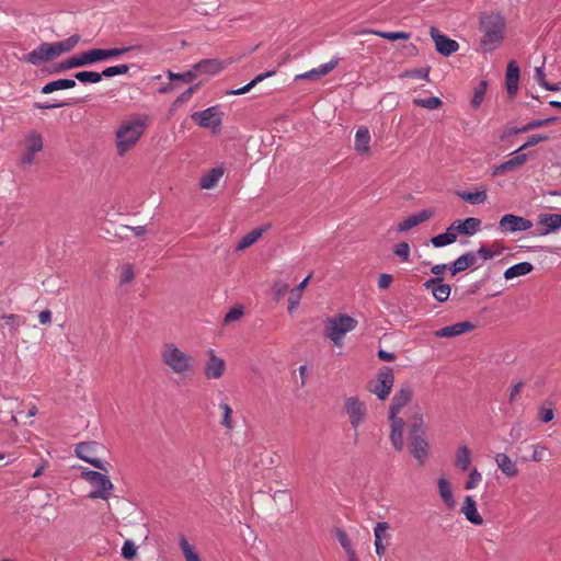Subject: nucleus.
Here are the masks:
<instances>
[{
	"label": "nucleus",
	"mask_w": 561,
	"mask_h": 561,
	"mask_svg": "<svg viewBox=\"0 0 561 561\" xmlns=\"http://www.w3.org/2000/svg\"><path fill=\"white\" fill-rule=\"evenodd\" d=\"M534 453L531 455V460L539 462L543 460L547 451V447L541 444H535L533 445Z\"/></svg>",
	"instance_id": "63"
},
{
	"label": "nucleus",
	"mask_w": 561,
	"mask_h": 561,
	"mask_svg": "<svg viewBox=\"0 0 561 561\" xmlns=\"http://www.w3.org/2000/svg\"><path fill=\"white\" fill-rule=\"evenodd\" d=\"M455 241L453 240V238H450V236H448L446 232L444 233H440V234H437L435 237H433L431 239V243L435 247V248H442V247H445V245H448V244H451L454 243Z\"/></svg>",
	"instance_id": "58"
},
{
	"label": "nucleus",
	"mask_w": 561,
	"mask_h": 561,
	"mask_svg": "<svg viewBox=\"0 0 561 561\" xmlns=\"http://www.w3.org/2000/svg\"><path fill=\"white\" fill-rule=\"evenodd\" d=\"M428 76H430V68L412 69V70H408L401 75V77H412V78L424 79V80H428Z\"/></svg>",
	"instance_id": "59"
},
{
	"label": "nucleus",
	"mask_w": 561,
	"mask_h": 561,
	"mask_svg": "<svg viewBox=\"0 0 561 561\" xmlns=\"http://www.w3.org/2000/svg\"><path fill=\"white\" fill-rule=\"evenodd\" d=\"M79 42L80 36L75 34L60 42L48 43L51 59H56L60 55L71 51L79 44Z\"/></svg>",
	"instance_id": "20"
},
{
	"label": "nucleus",
	"mask_w": 561,
	"mask_h": 561,
	"mask_svg": "<svg viewBox=\"0 0 561 561\" xmlns=\"http://www.w3.org/2000/svg\"><path fill=\"white\" fill-rule=\"evenodd\" d=\"M430 34L439 54L450 56L459 49V44L456 41L442 34L436 27H431Z\"/></svg>",
	"instance_id": "13"
},
{
	"label": "nucleus",
	"mask_w": 561,
	"mask_h": 561,
	"mask_svg": "<svg viewBox=\"0 0 561 561\" xmlns=\"http://www.w3.org/2000/svg\"><path fill=\"white\" fill-rule=\"evenodd\" d=\"M242 314H243L242 308H233L225 316V322L228 323V322L237 321L241 318Z\"/></svg>",
	"instance_id": "64"
},
{
	"label": "nucleus",
	"mask_w": 561,
	"mask_h": 561,
	"mask_svg": "<svg viewBox=\"0 0 561 561\" xmlns=\"http://www.w3.org/2000/svg\"><path fill=\"white\" fill-rule=\"evenodd\" d=\"M424 287L431 290L434 298L439 302L446 301L450 296V286L444 283V279L440 277L427 279L424 283Z\"/></svg>",
	"instance_id": "19"
},
{
	"label": "nucleus",
	"mask_w": 561,
	"mask_h": 561,
	"mask_svg": "<svg viewBox=\"0 0 561 561\" xmlns=\"http://www.w3.org/2000/svg\"><path fill=\"white\" fill-rule=\"evenodd\" d=\"M394 374L390 367L383 366L379 369L375 378L368 381L367 390L375 394L379 400L385 401L393 387Z\"/></svg>",
	"instance_id": "7"
},
{
	"label": "nucleus",
	"mask_w": 561,
	"mask_h": 561,
	"mask_svg": "<svg viewBox=\"0 0 561 561\" xmlns=\"http://www.w3.org/2000/svg\"><path fill=\"white\" fill-rule=\"evenodd\" d=\"M390 421V440L393 448L397 451H401L404 446L403 442V428H404V420L399 416L389 415Z\"/></svg>",
	"instance_id": "17"
},
{
	"label": "nucleus",
	"mask_w": 561,
	"mask_h": 561,
	"mask_svg": "<svg viewBox=\"0 0 561 561\" xmlns=\"http://www.w3.org/2000/svg\"><path fill=\"white\" fill-rule=\"evenodd\" d=\"M437 486H438V493H439L442 501L445 503V505L448 508H454L456 505V502H455V499L453 495V490H451V485H450L449 481L446 478L440 477L437 480Z\"/></svg>",
	"instance_id": "34"
},
{
	"label": "nucleus",
	"mask_w": 561,
	"mask_h": 561,
	"mask_svg": "<svg viewBox=\"0 0 561 561\" xmlns=\"http://www.w3.org/2000/svg\"><path fill=\"white\" fill-rule=\"evenodd\" d=\"M131 47H123V48H111V49H101L94 48L88 50L90 56L91 65L101 60L111 59L117 56H121L127 51H129Z\"/></svg>",
	"instance_id": "27"
},
{
	"label": "nucleus",
	"mask_w": 561,
	"mask_h": 561,
	"mask_svg": "<svg viewBox=\"0 0 561 561\" xmlns=\"http://www.w3.org/2000/svg\"><path fill=\"white\" fill-rule=\"evenodd\" d=\"M335 537L346 553L354 550L352 547L351 539L344 530L336 529Z\"/></svg>",
	"instance_id": "54"
},
{
	"label": "nucleus",
	"mask_w": 561,
	"mask_h": 561,
	"mask_svg": "<svg viewBox=\"0 0 561 561\" xmlns=\"http://www.w3.org/2000/svg\"><path fill=\"white\" fill-rule=\"evenodd\" d=\"M122 556L130 560L136 556V547L133 541L126 540L122 547Z\"/></svg>",
	"instance_id": "60"
},
{
	"label": "nucleus",
	"mask_w": 561,
	"mask_h": 561,
	"mask_svg": "<svg viewBox=\"0 0 561 561\" xmlns=\"http://www.w3.org/2000/svg\"><path fill=\"white\" fill-rule=\"evenodd\" d=\"M343 409L355 433V437H357L358 428L366 422L368 417L367 404L358 397L352 396L344 399Z\"/></svg>",
	"instance_id": "5"
},
{
	"label": "nucleus",
	"mask_w": 561,
	"mask_h": 561,
	"mask_svg": "<svg viewBox=\"0 0 561 561\" xmlns=\"http://www.w3.org/2000/svg\"><path fill=\"white\" fill-rule=\"evenodd\" d=\"M224 69L222 62L217 59H204L193 66V70L197 73L216 75Z\"/></svg>",
	"instance_id": "33"
},
{
	"label": "nucleus",
	"mask_w": 561,
	"mask_h": 561,
	"mask_svg": "<svg viewBox=\"0 0 561 561\" xmlns=\"http://www.w3.org/2000/svg\"><path fill=\"white\" fill-rule=\"evenodd\" d=\"M363 34H374V35H377L383 39H388V41H398V39H403V41H408L410 39L411 37V34L408 33V32H385V31H376V30H367V31H364Z\"/></svg>",
	"instance_id": "43"
},
{
	"label": "nucleus",
	"mask_w": 561,
	"mask_h": 561,
	"mask_svg": "<svg viewBox=\"0 0 561 561\" xmlns=\"http://www.w3.org/2000/svg\"><path fill=\"white\" fill-rule=\"evenodd\" d=\"M556 121H557L556 117H549V118H546V119L531 121V122L527 123L526 125H524V126H522L519 128L512 129V133H514V134L527 133V131L536 129V128L545 127V126H547L550 123H553Z\"/></svg>",
	"instance_id": "45"
},
{
	"label": "nucleus",
	"mask_w": 561,
	"mask_h": 561,
	"mask_svg": "<svg viewBox=\"0 0 561 561\" xmlns=\"http://www.w3.org/2000/svg\"><path fill=\"white\" fill-rule=\"evenodd\" d=\"M135 276L134 270L131 265H124L121 270L119 279L122 284H127L133 280Z\"/></svg>",
	"instance_id": "61"
},
{
	"label": "nucleus",
	"mask_w": 561,
	"mask_h": 561,
	"mask_svg": "<svg viewBox=\"0 0 561 561\" xmlns=\"http://www.w3.org/2000/svg\"><path fill=\"white\" fill-rule=\"evenodd\" d=\"M159 357L162 365L172 374L188 377L195 373L193 356L174 342H164L160 346Z\"/></svg>",
	"instance_id": "1"
},
{
	"label": "nucleus",
	"mask_w": 561,
	"mask_h": 561,
	"mask_svg": "<svg viewBox=\"0 0 561 561\" xmlns=\"http://www.w3.org/2000/svg\"><path fill=\"white\" fill-rule=\"evenodd\" d=\"M226 363L218 357L213 350L208 351V359L205 363L204 375L207 379H219L224 376Z\"/></svg>",
	"instance_id": "14"
},
{
	"label": "nucleus",
	"mask_w": 561,
	"mask_h": 561,
	"mask_svg": "<svg viewBox=\"0 0 561 561\" xmlns=\"http://www.w3.org/2000/svg\"><path fill=\"white\" fill-rule=\"evenodd\" d=\"M390 525L387 522H378L374 527L375 551L381 558L385 556L390 541Z\"/></svg>",
	"instance_id": "12"
},
{
	"label": "nucleus",
	"mask_w": 561,
	"mask_h": 561,
	"mask_svg": "<svg viewBox=\"0 0 561 561\" xmlns=\"http://www.w3.org/2000/svg\"><path fill=\"white\" fill-rule=\"evenodd\" d=\"M505 19L499 12L482 13L479 28L482 33L480 45L484 51H492L503 42L505 35Z\"/></svg>",
	"instance_id": "3"
},
{
	"label": "nucleus",
	"mask_w": 561,
	"mask_h": 561,
	"mask_svg": "<svg viewBox=\"0 0 561 561\" xmlns=\"http://www.w3.org/2000/svg\"><path fill=\"white\" fill-rule=\"evenodd\" d=\"M482 482L481 472L474 467L470 470L468 479L465 483L466 490H473Z\"/></svg>",
	"instance_id": "51"
},
{
	"label": "nucleus",
	"mask_w": 561,
	"mask_h": 561,
	"mask_svg": "<svg viewBox=\"0 0 561 561\" xmlns=\"http://www.w3.org/2000/svg\"><path fill=\"white\" fill-rule=\"evenodd\" d=\"M81 477L94 488V490L91 491L88 495L89 499L107 500L110 497L114 485L108 479L106 472L102 473L99 471L85 469L82 471Z\"/></svg>",
	"instance_id": "6"
},
{
	"label": "nucleus",
	"mask_w": 561,
	"mask_h": 561,
	"mask_svg": "<svg viewBox=\"0 0 561 561\" xmlns=\"http://www.w3.org/2000/svg\"><path fill=\"white\" fill-rule=\"evenodd\" d=\"M413 103L416 106L424 107L427 110H437L443 105V102L439 98L432 96L427 99H414Z\"/></svg>",
	"instance_id": "49"
},
{
	"label": "nucleus",
	"mask_w": 561,
	"mask_h": 561,
	"mask_svg": "<svg viewBox=\"0 0 561 561\" xmlns=\"http://www.w3.org/2000/svg\"><path fill=\"white\" fill-rule=\"evenodd\" d=\"M370 134L367 127L360 126L355 134L354 148L358 153H370Z\"/></svg>",
	"instance_id": "32"
},
{
	"label": "nucleus",
	"mask_w": 561,
	"mask_h": 561,
	"mask_svg": "<svg viewBox=\"0 0 561 561\" xmlns=\"http://www.w3.org/2000/svg\"><path fill=\"white\" fill-rule=\"evenodd\" d=\"M76 80L73 79H58L46 83L42 88V93L49 94L58 90L72 89L76 87Z\"/></svg>",
	"instance_id": "38"
},
{
	"label": "nucleus",
	"mask_w": 561,
	"mask_h": 561,
	"mask_svg": "<svg viewBox=\"0 0 561 561\" xmlns=\"http://www.w3.org/2000/svg\"><path fill=\"white\" fill-rule=\"evenodd\" d=\"M538 225L545 227L543 230L537 232L539 236H546L561 228V214H540L538 216Z\"/></svg>",
	"instance_id": "25"
},
{
	"label": "nucleus",
	"mask_w": 561,
	"mask_h": 561,
	"mask_svg": "<svg viewBox=\"0 0 561 561\" xmlns=\"http://www.w3.org/2000/svg\"><path fill=\"white\" fill-rule=\"evenodd\" d=\"M75 79L82 83H98L102 80V75L95 71H79L75 73Z\"/></svg>",
	"instance_id": "47"
},
{
	"label": "nucleus",
	"mask_w": 561,
	"mask_h": 561,
	"mask_svg": "<svg viewBox=\"0 0 561 561\" xmlns=\"http://www.w3.org/2000/svg\"><path fill=\"white\" fill-rule=\"evenodd\" d=\"M459 234L472 236L477 233L481 227V220L476 217H469L465 220H456Z\"/></svg>",
	"instance_id": "36"
},
{
	"label": "nucleus",
	"mask_w": 561,
	"mask_h": 561,
	"mask_svg": "<svg viewBox=\"0 0 561 561\" xmlns=\"http://www.w3.org/2000/svg\"><path fill=\"white\" fill-rule=\"evenodd\" d=\"M149 123L150 119L147 115H134L121 122L115 137L119 156H124L137 145Z\"/></svg>",
	"instance_id": "2"
},
{
	"label": "nucleus",
	"mask_w": 561,
	"mask_h": 561,
	"mask_svg": "<svg viewBox=\"0 0 561 561\" xmlns=\"http://www.w3.org/2000/svg\"><path fill=\"white\" fill-rule=\"evenodd\" d=\"M219 410L221 412L220 425L225 427L227 431L234 430L236 424L232 420V408L228 403L221 402L219 403Z\"/></svg>",
	"instance_id": "42"
},
{
	"label": "nucleus",
	"mask_w": 561,
	"mask_h": 561,
	"mask_svg": "<svg viewBox=\"0 0 561 561\" xmlns=\"http://www.w3.org/2000/svg\"><path fill=\"white\" fill-rule=\"evenodd\" d=\"M461 513L473 525H482L483 524V518L479 514L477 504H476L474 500L472 499V496L468 495L465 497V501H463V504L461 507Z\"/></svg>",
	"instance_id": "29"
},
{
	"label": "nucleus",
	"mask_w": 561,
	"mask_h": 561,
	"mask_svg": "<svg viewBox=\"0 0 561 561\" xmlns=\"http://www.w3.org/2000/svg\"><path fill=\"white\" fill-rule=\"evenodd\" d=\"M533 226L531 220L513 214L502 216L499 221V230L505 234L526 231L533 228Z\"/></svg>",
	"instance_id": "11"
},
{
	"label": "nucleus",
	"mask_w": 561,
	"mask_h": 561,
	"mask_svg": "<svg viewBox=\"0 0 561 561\" xmlns=\"http://www.w3.org/2000/svg\"><path fill=\"white\" fill-rule=\"evenodd\" d=\"M25 60L32 65L38 66L46 61L53 60L48 47V43H42L35 49L25 55Z\"/></svg>",
	"instance_id": "28"
},
{
	"label": "nucleus",
	"mask_w": 561,
	"mask_h": 561,
	"mask_svg": "<svg viewBox=\"0 0 561 561\" xmlns=\"http://www.w3.org/2000/svg\"><path fill=\"white\" fill-rule=\"evenodd\" d=\"M434 216V211L431 210V209H423L416 214H413L411 216H409L407 219H404L403 221H401L398 227H397V230L399 232H407L409 231L410 229L414 228L415 226L428 220L430 218H432Z\"/></svg>",
	"instance_id": "24"
},
{
	"label": "nucleus",
	"mask_w": 561,
	"mask_h": 561,
	"mask_svg": "<svg viewBox=\"0 0 561 561\" xmlns=\"http://www.w3.org/2000/svg\"><path fill=\"white\" fill-rule=\"evenodd\" d=\"M44 148L43 137L36 130H30L22 140L21 163L32 165L35 163V154Z\"/></svg>",
	"instance_id": "9"
},
{
	"label": "nucleus",
	"mask_w": 561,
	"mask_h": 561,
	"mask_svg": "<svg viewBox=\"0 0 561 561\" xmlns=\"http://www.w3.org/2000/svg\"><path fill=\"white\" fill-rule=\"evenodd\" d=\"M409 448L411 455L420 465H424L430 456V446L428 443L420 435H414L411 437L409 443Z\"/></svg>",
	"instance_id": "16"
},
{
	"label": "nucleus",
	"mask_w": 561,
	"mask_h": 561,
	"mask_svg": "<svg viewBox=\"0 0 561 561\" xmlns=\"http://www.w3.org/2000/svg\"><path fill=\"white\" fill-rule=\"evenodd\" d=\"M262 236L261 229H254L241 238L237 245V250H244L254 244Z\"/></svg>",
	"instance_id": "46"
},
{
	"label": "nucleus",
	"mask_w": 561,
	"mask_h": 561,
	"mask_svg": "<svg viewBox=\"0 0 561 561\" xmlns=\"http://www.w3.org/2000/svg\"><path fill=\"white\" fill-rule=\"evenodd\" d=\"M412 398V390L410 387L400 388L393 396L390 407L389 415L398 416L401 410L410 402Z\"/></svg>",
	"instance_id": "21"
},
{
	"label": "nucleus",
	"mask_w": 561,
	"mask_h": 561,
	"mask_svg": "<svg viewBox=\"0 0 561 561\" xmlns=\"http://www.w3.org/2000/svg\"><path fill=\"white\" fill-rule=\"evenodd\" d=\"M538 416L540 419L541 422L543 423H548L550 421L553 420L554 417V412H553V409L551 407H540L539 411H538Z\"/></svg>",
	"instance_id": "62"
},
{
	"label": "nucleus",
	"mask_w": 561,
	"mask_h": 561,
	"mask_svg": "<svg viewBox=\"0 0 561 561\" xmlns=\"http://www.w3.org/2000/svg\"><path fill=\"white\" fill-rule=\"evenodd\" d=\"M457 194L462 201L471 205L482 204L488 198L486 192L484 190L478 192H458Z\"/></svg>",
	"instance_id": "44"
},
{
	"label": "nucleus",
	"mask_w": 561,
	"mask_h": 561,
	"mask_svg": "<svg viewBox=\"0 0 561 561\" xmlns=\"http://www.w3.org/2000/svg\"><path fill=\"white\" fill-rule=\"evenodd\" d=\"M496 467L508 479H514L519 474L518 463L505 453H497L494 456Z\"/></svg>",
	"instance_id": "15"
},
{
	"label": "nucleus",
	"mask_w": 561,
	"mask_h": 561,
	"mask_svg": "<svg viewBox=\"0 0 561 561\" xmlns=\"http://www.w3.org/2000/svg\"><path fill=\"white\" fill-rule=\"evenodd\" d=\"M311 278V274H309L297 287L290 290V295L288 298V311L291 313L300 304V299L302 296V290L308 286V283Z\"/></svg>",
	"instance_id": "37"
},
{
	"label": "nucleus",
	"mask_w": 561,
	"mask_h": 561,
	"mask_svg": "<svg viewBox=\"0 0 561 561\" xmlns=\"http://www.w3.org/2000/svg\"><path fill=\"white\" fill-rule=\"evenodd\" d=\"M477 263V256L472 252L465 253L460 255L451 265L450 271L451 275H456Z\"/></svg>",
	"instance_id": "35"
},
{
	"label": "nucleus",
	"mask_w": 561,
	"mask_h": 561,
	"mask_svg": "<svg viewBox=\"0 0 561 561\" xmlns=\"http://www.w3.org/2000/svg\"><path fill=\"white\" fill-rule=\"evenodd\" d=\"M99 444L96 442H82L76 445L75 453L78 458L89 462L94 468L108 473L111 465L98 458Z\"/></svg>",
	"instance_id": "8"
},
{
	"label": "nucleus",
	"mask_w": 561,
	"mask_h": 561,
	"mask_svg": "<svg viewBox=\"0 0 561 561\" xmlns=\"http://www.w3.org/2000/svg\"><path fill=\"white\" fill-rule=\"evenodd\" d=\"M548 139V136L547 135H531L527 138L526 142L524 145H522L516 151L515 153H518L529 147H533V146H536L537 144L541 142V141H546Z\"/></svg>",
	"instance_id": "57"
},
{
	"label": "nucleus",
	"mask_w": 561,
	"mask_h": 561,
	"mask_svg": "<svg viewBox=\"0 0 561 561\" xmlns=\"http://www.w3.org/2000/svg\"><path fill=\"white\" fill-rule=\"evenodd\" d=\"M224 175V170L220 168L211 169L207 174L203 175L201 179V187L205 190H210L217 185L221 176Z\"/></svg>",
	"instance_id": "40"
},
{
	"label": "nucleus",
	"mask_w": 561,
	"mask_h": 561,
	"mask_svg": "<svg viewBox=\"0 0 561 561\" xmlns=\"http://www.w3.org/2000/svg\"><path fill=\"white\" fill-rule=\"evenodd\" d=\"M519 83V67L516 61L508 62L505 73V87L507 94L513 98L517 93Z\"/></svg>",
	"instance_id": "23"
},
{
	"label": "nucleus",
	"mask_w": 561,
	"mask_h": 561,
	"mask_svg": "<svg viewBox=\"0 0 561 561\" xmlns=\"http://www.w3.org/2000/svg\"><path fill=\"white\" fill-rule=\"evenodd\" d=\"M470 465L471 450L466 444H459L455 454V467L461 471H467Z\"/></svg>",
	"instance_id": "31"
},
{
	"label": "nucleus",
	"mask_w": 561,
	"mask_h": 561,
	"mask_svg": "<svg viewBox=\"0 0 561 561\" xmlns=\"http://www.w3.org/2000/svg\"><path fill=\"white\" fill-rule=\"evenodd\" d=\"M527 154L520 153L515 156L514 158L497 164L493 168L492 175L493 176H501L508 172H513L522 168L526 161H527Z\"/></svg>",
	"instance_id": "22"
},
{
	"label": "nucleus",
	"mask_w": 561,
	"mask_h": 561,
	"mask_svg": "<svg viewBox=\"0 0 561 561\" xmlns=\"http://www.w3.org/2000/svg\"><path fill=\"white\" fill-rule=\"evenodd\" d=\"M393 253L399 256L402 261H410V245L408 242H400L394 247Z\"/></svg>",
	"instance_id": "56"
},
{
	"label": "nucleus",
	"mask_w": 561,
	"mask_h": 561,
	"mask_svg": "<svg viewBox=\"0 0 561 561\" xmlns=\"http://www.w3.org/2000/svg\"><path fill=\"white\" fill-rule=\"evenodd\" d=\"M128 71V65H117L105 68L100 75H102V77L110 78L114 76L126 75Z\"/></svg>",
	"instance_id": "53"
},
{
	"label": "nucleus",
	"mask_w": 561,
	"mask_h": 561,
	"mask_svg": "<svg viewBox=\"0 0 561 561\" xmlns=\"http://www.w3.org/2000/svg\"><path fill=\"white\" fill-rule=\"evenodd\" d=\"M340 58H333L329 62L322 64L302 75L297 76L298 79L318 80L330 73L337 65Z\"/></svg>",
	"instance_id": "26"
},
{
	"label": "nucleus",
	"mask_w": 561,
	"mask_h": 561,
	"mask_svg": "<svg viewBox=\"0 0 561 561\" xmlns=\"http://www.w3.org/2000/svg\"><path fill=\"white\" fill-rule=\"evenodd\" d=\"M276 73L275 70H270L264 73L257 75L252 81H250L248 84L243 85L242 88L231 90L228 92L230 95H241L248 93L252 88H254L257 83L262 82L264 79L270 78Z\"/></svg>",
	"instance_id": "41"
},
{
	"label": "nucleus",
	"mask_w": 561,
	"mask_h": 561,
	"mask_svg": "<svg viewBox=\"0 0 561 561\" xmlns=\"http://www.w3.org/2000/svg\"><path fill=\"white\" fill-rule=\"evenodd\" d=\"M534 79L548 91H558V84H551L546 81V73L543 71V65L535 68Z\"/></svg>",
	"instance_id": "48"
},
{
	"label": "nucleus",
	"mask_w": 561,
	"mask_h": 561,
	"mask_svg": "<svg viewBox=\"0 0 561 561\" xmlns=\"http://www.w3.org/2000/svg\"><path fill=\"white\" fill-rule=\"evenodd\" d=\"M91 65L90 56L88 51H83L80 55L72 56L64 61H61L56 71L61 72L68 69H73L78 67H84Z\"/></svg>",
	"instance_id": "30"
},
{
	"label": "nucleus",
	"mask_w": 561,
	"mask_h": 561,
	"mask_svg": "<svg viewBox=\"0 0 561 561\" xmlns=\"http://www.w3.org/2000/svg\"><path fill=\"white\" fill-rule=\"evenodd\" d=\"M167 75L170 80H182L184 82H191L196 78V72L193 69L188 70L184 73H175V72H172L171 70H168Z\"/></svg>",
	"instance_id": "55"
},
{
	"label": "nucleus",
	"mask_w": 561,
	"mask_h": 561,
	"mask_svg": "<svg viewBox=\"0 0 561 561\" xmlns=\"http://www.w3.org/2000/svg\"><path fill=\"white\" fill-rule=\"evenodd\" d=\"M476 329V324L470 321H462L451 325H447L434 332L437 337H456Z\"/></svg>",
	"instance_id": "18"
},
{
	"label": "nucleus",
	"mask_w": 561,
	"mask_h": 561,
	"mask_svg": "<svg viewBox=\"0 0 561 561\" xmlns=\"http://www.w3.org/2000/svg\"><path fill=\"white\" fill-rule=\"evenodd\" d=\"M358 321L345 313L328 318L324 325V336L329 339L334 346L341 348L344 345V337L348 332L356 329Z\"/></svg>",
	"instance_id": "4"
},
{
	"label": "nucleus",
	"mask_w": 561,
	"mask_h": 561,
	"mask_svg": "<svg viewBox=\"0 0 561 561\" xmlns=\"http://www.w3.org/2000/svg\"><path fill=\"white\" fill-rule=\"evenodd\" d=\"M486 91V81H480L479 85L474 89L473 98L471 100V104L473 107L478 108L483 102L484 94Z\"/></svg>",
	"instance_id": "52"
},
{
	"label": "nucleus",
	"mask_w": 561,
	"mask_h": 561,
	"mask_svg": "<svg viewBox=\"0 0 561 561\" xmlns=\"http://www.w3.org/2000/svg\"><path fill=\"white\" fill-rule=\"evenodd\" d=\"M192 119L203 128H209L214 133L220 129L224 113L218 106H210L204 111L192 114Z\"/></svg>",
	"instance_id": "10"
},
{
	"label": "nucleus",
	"mask_w": 561,
	"mask_h": 561,
	"mask_svg": "<svg viewBox=\"0 0 561 561\" xmlns=\"http://www.w3.org/2000/svg\"><path fill=\"white\" fill-rule=\"evenodd\" d=\"M533 270H534V266L529 262L517 263V264L508 267L504 272V277H505V279H513V278L518 277V276L527 275Z\"/></svg>",
	"instance_id": "39"
},
{
	"label": "nucleus",
	"mask_w": 561,
	"mask_h": 561,
	"mask_svg": "<svg viewBox=\"0 0 561 561\" xmlns=\"http://www.w3.org/2000/svg\"><path fill=\"white\" fill-rule=\"evenodd\" d=\"M180 547L186 561H201L198 554L184 537L180 539Z\"/></svg>",
	"instance_id": "50"
}]
</instances>
